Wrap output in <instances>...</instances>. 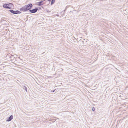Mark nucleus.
<instances>
[{
  "label": "nucleus",
  "instance_id": "f257e3e1",
  "mask_svg": "<svg viewBox=\"0 0 128 128\" xmlns=\"http://www.w3.org/2000/svg\"><path fill=\"white\" fill-rule=\"evenodd\" d=\"M33 5L31 3H30L20 8L19 10L23 12H26L29 10L30 12L34 13L36 12L38 10V8L36 7L34 9L31 10L32 8Z\"/></svg>",
  "mask_w": 128,
  "mask_h": 128
},
{
  "label": "nucleus",
  "instance_id": "f03ea898",
  "mask_svg": "<svg viewBox=\"0 0 128 128\" xmlns=\"http://www.w3.org/2000/svg\"><path fill=\"white\" fill-rule=\"evenodd\" d=\"M13 6V4L12 3L7 2L3 4L2 6L4 8H6L11 9L12 8Z\"/></svg>",
  "mask_w": 128,
  "mask_h": 128
},
{
  "label": "nucleus",
  "instance_id": "7ed1b4c3",
  "mask_svg": "<svg viewBox=\"0 0 128 128\" xmlns=\"http://www.w3.org/2000/svg\"><path fill=\"white\" fill-rule=\"evenodd\" d=\"M9 11L11 13L14 14H18L21 13V12L18 10H9Z\"/></svg>",
  "mask_w": 128,
  "mask_h": 128
},
{
  "label": "nucleus",
  "instance_id": "20e7f679",
  "mask_svg": "<svg viewBox=\"0 0 128 128\" xmlns=\"http://www.w3.org/2000/svg\"><path fill=\"white\" fill-rule=\"evenodd\" d=\"M88 40L87 39L86 40L82 38V39H80L79 40V41L81 43H82L84 45H86V44H88L87 40Z\"/></svg>",
  "mask_w": 128,
  "mask_h": 128
},
{
  "label": "nucleus",
  "instance_id": "39448f33",
  "mask_svg": "<svg viewBox=\"0 0 128 128\" xmlns=\"http://www.w3.org/2000/svg\"><path fill=\"white\" fill-rule=\"evenodd\" d=\"M45 0H40L39 2H36L35 4L36 5L38 6H41L43 5L44 4V2Z\"/></svg>",
  "mask_w": 128,
  "mask_h": 128
},
{
  "label": "nucleus",
  "instance_id": "423d86ee",
  "mask_svg": "<svg viewBox=\"0 0 128 128\" xmlns=\"http://www.w3.org/2000/svg\"><path fill=\"white\" fill-rule=\"evenodd\" d=\"M13 118V116L11 115L9 117H8V118L6 120V122H9Z\"/></svg>",
  "mask_w": 128,
  "mask_h": 128
},
{
  "label": "nucleus",
  "instance_id": "0eeeda50",
  "mask_svg": "<svg viewBox=\"0 0 128 128\" xmlns=\"http://www.w3.org/2000/svg\"><path fill=\"white\" fill-rule=\"evenodd\" d=\"M48 1L49 2H51L50 4L52 5L54 4L55 2V0H48Z\"/></svg>",
  "mask_w": 128,
  "mask_h": 128
},
{
  "label": "nucleus",
  "instance_id": "6e6552de",
  "mask_svg": "<svg viewBox=\"0 0 128 128\" xmlns=\"http://www.w3.org/2000/svg\"><path fill=\"white\" fill-rule=\"evenodd\" d=\"M23 88L24 90L26 92H27V88L26 86H24Z\"/></svg>",
  "mask_w": 128,
  "mask_h": 128
},
{
  "label": "nucleus",
  "instance_id": "1a4fd4ad",
  "mask_svg": "<svg viewBox=\"0 0 128 128\" xmlns=\"http://www.w3.org/2000/svg\"><path fill=\"white\" fill-rule=\"evenodd\" d=\"M66 11V10H64L62 11L61 12V14H65V12Z\"/></svg>",
  "mask_w": 128,
  "mask_h": 128
},
{
  "label": "nucleus",
  "instance_id": "9d476101",
  "mask_svg": "<svg viewBox=\"0 0 128 128\" xmlns=\"http://www.w3.org/2000/svg\"><path fill=\"white\" fill-rule=\"evenodd\" d=\"M74 39H72L74 41V42H76V39L74 37Z\"/></svg>",
  "mask_w": 128,
  "mask_h": 128
},
{
  "label": "nucleus",
  "instance_id": "9b49d317",
  "mask_svg": "<svg viewBox=\"0 0 128 128\" xmlns=\"http://www.w3.org/2000/svg\"><path fill=\"white\" fill-rule=\"evenodd\" d=\"M46 12L48 13L50 12V11H49L48 9H46Z\"/></svg>",
  "mask_w": 128,
  "mask_h": 128
},
{
  "label": "nucleus",
  "instance_id": "f8f14e48",
  "mask_svg": "<svg viewBox=\"0 0 128 128\" xmlns=\"http://www.w3.org/2000/svg\"><path fill=\"white\" fill-rule=\"evenodd\" d=\"M92 110L93 112L95 110V108L94 107H93L92 108Z\"/></svg>",
  "mask_w": 128,
  "mask_h": 128
},
{
  "label": "nucleus",
  "instance_id": "ddd939ff",
  "mask_svg": "<svg viewBox=\"0 0 128 128\" xmlns=\"http://www.w3.org/2000/svg\"><path fill=\"white\" fill-rule=\"evenodd\" d=\"M6 22V20H4L3 19H2L1 20V22Z\"/></svg>",
  "mask_w": 128,
  "mask_h": 128
},
{
  "label": "nucleus",
  "instance_id": "4468645a",
  "mask_svg": "<svg viewBox=\"0 0 128 128\" xmlns=\"http://www.w3.org/2000/svg\"><path fill=\"white\" fill-rule=\"evenodd\" d=\"M55 90H52L51 91V92H54L55 91Z\"/></svg>",
  "mask_w": 128,
  "mask_h": 128
},
{
  "label": "nucleus",
  "instance_id": "2eb2a0df",
  "mask_svg": "<svg viewBox=\"0 0 128 128\" xmlns=\"http://www.w3.org/2000/svg\"><path fill=\"white\" fill-rule=\"evenodd\" d=\"M38 8H39V10H40L41 9V8L40 7H37Z\"/></svg>",
  "mask_w": 128,
  "mask_h": 128
},
{
  "label": "nucleus",
  "instance_id": "dca6fc26",
  "mask_svg": "<svg viewBox=\"0 0 128 128\" xmlns=\"http://www.w3.org/2000/svg\"><path fill=\"white\" fill-rule=\"evenodd\" d=\"M56 15L58 16H59V15L58 14H56Z\"/></svg>",
  "mask_w": 128,
  "mask_h": 128
},
{
  "label": "nucleus",
  "instance_id": "f3484780",
  "mask_svg": "<svg viewBox=\"0 0 128 128\" xmlns=\"http://www.w3.org/2000/svg\"><path fill=\"white\" fill-rule=\"evenodd\" d=\"M60 70H63V69L62 68H61V69H60Z\"/></svg>",
  "mask_w": 128,
  "mask_h": 128
},
{
  "label": "nucleus",
  "instance_id": "a211bd4d",
  "mask_svg": "<svg viewBox=\"0 0 128 128\" xmlns=\"http://www.w3.org/2000/svg\"><path fill=\"white\" fill-rule=\"evenodd\" d=\"M12 58V57H11V56H9V58Z\"/></svg>",
  "mask_w": 128,
  "mask_h": 128
},
{
  "label": "nucleus",
  "instance_id": "6ab92c4d",
  "mask_svg": "<svg viewBox=\"0 0 128 128\" xmlns=\"http://www.w3.org/2000/svg\"><path fill=\"white\" fill-rule=\"evenodd\" d=\"M4 22V23H5V24H6V22Z\"/></svg>",
  "mask_w": 128,
  "mask_h": 128
},
{
  "label": "nucleus",
  "instance_id": "aec40b11",
  "mask_svg": "<svg viewBox=\"0 0 128 128\" xmlns=\"http://www.w3.org/2000/svg\"><path fill=\"white\" fill-rule=\"evenodd\" d=\"M42 7L43 8H43V6H42Z\"/></svg>",
  "mask_w": 128,
  "mask_h": 128
}]
</instances>
